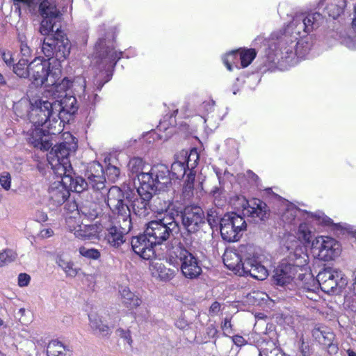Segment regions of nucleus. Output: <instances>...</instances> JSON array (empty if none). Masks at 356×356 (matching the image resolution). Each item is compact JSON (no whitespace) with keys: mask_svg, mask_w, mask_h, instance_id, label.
<instances>
[{"mask_svg":"<svg viewBox=\"0 0 356 356\" xmlns=\"http://www.w3.org/2000/svg\"><path fill=\"white\" fill-rule=\"evenodd\" d=\"M60 19L58 26H54L52 22L48 26L47 33H40L46 37L42 41V51L47 59L41 60L36 58L29 63V75L34 84L49 88L54 85L61 75L60 63L65 60L70 53L71 44L67 35L60 30L62 13L58 10Z\"/></svg>","mask_w":356,"mask_h":356,"instance_id":"1","label":"nucleus"},{"mask_svg":"<svg viewBox=\"0 0 356 356\" xmlns=\"http://www.w3.org/2000/svg\"><path fill=\"white\" fill-rule=\"evenodd\" d=\"M222 259L227 268L240 276L250 275L259 280H264L268 276V270L261 265L252 245H241L238 250H227Z\"/></svg>","mask_w":356,"mask_h":356,"instance_id":"2","label":"nucleus"},{"mask_svg":"<svg viewBox=\"0 0 356 356\" xmlns=\"http://www.w3.org/2000/svg\"><path fill=\"white\" fill-rule=\"evenodd\" d=\"M167 252L169 263L180 269L186 278L195 279L201 274L202 268L197 257L180 241L172 240L167 247Z\"/></svg>","mask_w":356,"mask_h":356,"instance_id":"3","label":"nucleus"},{"mask_svg":"<svg viewBox=\"0 0 356 356\" xmlns=\"http://www.w3.org/2000/svg\"><path fill=\"white\" fill-rule=\"evenodd\" d=\"M161 211L172 210L170 215L174 217L180 215L181 224L189 233H195L205 225V216L203 210L197 206H186L183 209L177 207L172 202V197L164 200Z\"/></svg>","mask_w":356,"mask_h":356,"instance_id":"4","label":"nucleus"},{"mask_svg":"<svg viewBox=\"0 0 356 356\" xmlns=\"http://www.w3.org/2000/svg\"><path fill=\"white\" fill-rule=\"evenodd\" d=\"M300 237L309 243H312L313 253L320 259L325 261L334 260L341 252L339 243L333 238L320 236L312 240V232L308 229L307 225L299 226Z\"/></svg>","mask_w":356,"mask_h":356,"instance_id":"5","label":"nucleus"},{"mask_svg":"<svg viewBox=\"0 0 356 356\" xmlns=\"http://www.w3.org/2000/svg\"><path fill=\"white\" fill-rule=\"evenodd\" d=\"M129 198L130 191L123 193L117 186H113L108 190L107 205L115 216V224L122 228L124 232H130L132 228L131 210L124 203V200L128 201Z\"/></svg>","mask_w":356,"mask_h":356,"instance_id":"6","label":"nucleus"},{"mask_svg":"<svg viewBox=\"0 0 356 356\" xmlns=\"http://www.w3.org/2000/svg\"><path fill=\"white\" fill-rule=\"evenodd\" d=\"M15 10L19 14L21 13V8H28L29 9H35L36 6H39L40 15L43 17L40 26V32L42 33H47L49 32L51 22L54 24V26H58V20L60 15L58 10L56 8L54 0H12Z\"/></svg>","mask_w":356,"mask_h":356,"instance_id":"7","label":"nucleus"},{"mask_svg":"<svg viewBox=\"0 0 356 356\" xmlns=\"http://www.w3.org/2000/svg\"><path fill=\"white\" fill-rule=\"evenodd\" d=\"M138 180L141 186L153 194L172 186L170 172L163 164L154 165L149 172L139 174Z\"/></svg>","mask_w":356,"mask_h":356,"instance_id":"8","label":"nucleus"},{"mask_svg":"<svg viewBox=\"0 0 356 356\" xmlns=\"http://www.w3.org/2000/svg\"><path fill=\"white\" fill-rule=\"evenodd\" d=\"M179 231V223L170 214L161 219L151 220L146 225L145 236L154 245H161L168 240L173 232Z\"/></svg>","mask_w":356,"mask_h":356,"instance_id":"9","label":"nucleus"},{"mask_svg":"<svg viewBox=\"0 0 356 356\" xmlns=\"http://www.w3.org/2000/svg\"><path fill=\"white\" fill-rule=\"evenodd\" d=\"M76 149V143L63 142L55 145L47 154L51 169L56 175H63L67 170L72 168L69 156Z\"/></svg>","mask_w":356,"mask_h":356,"instance_id":"10","label":"nucleus"},{"mask_svg":"<svg viewBox=\"0 0 356 356\" xmlns=\"http://www.w3.org/2000/svg\"><path fill=\"white\" fill-rule=\"evenodd\" d=\"M247 229L244 218L236 213H225L220 220V234L224 241L234 242L239 240Z\"/></svg>","mask_w":356,"mask_h":356,"instance_id":"11","label":"nucleus"},{"mask_svg":"<svg viewBox=\"0 0 356 356\" xmlns=\"http://www.w3.org/2000/svg\"><path fill=\"white\" fill-rule=\"evenodd\" d=\"M53 106L51 102L40 100L35 106L31 108L29 113V120L35 127H44L49 131L56 128L58 120H54Z\"/></svg>","mask_w":356,"mask_h":356,"instance_id":"12","label":"nucleus"},{"mask_svg":"<svg viewBox=\"0 0 356 356\" xmlns=\"http://www.w3.org/2000/svg\"><path fill=\"white\" fill-rule=\"evenodd\" d=\"M306 261L299 257L295 263H282L275 270L273 279L275 283L281 286L291 285V282L299 271H302Z\"/></svg>","mask_w":356,"mask_h":356,"instance_id":"13","label":"nucleus"},{"mask_svg":"<svg viewBox=\"0 0 356 356\" xmlns=\"http://www.w3.org/2000/svg\"><path fill=\"white\" fill-rule=\"evenodd\" d=\"M316 281L321 290L326 293H334L337 288L341 289L346 284L341 272L332 268H325L320 271Z\"/></svg>","mask_w":356,"mask_h":356,"instance_id":"14","label":"nucleus"},{"mask_svg":"<svg viewBox=\"0 0 356 356\" xmlns=\"http://www.w3.org/2000/svg\"><path fill=\"white\" fill-rule=\"evenodd\" d=\"M137 195H131L130 191V198L128 202L131 203L133 213L140 218H144L149 213V202L153 197V193L140 184L137 188Z\"/></svg>","mask_w":356,"mask_h":356,"instance_id":"15","label":"nucleus"},{"mask_svg":"<svg viewBox=\"0 0 356 356\" xmlns=\"http://www.w3.org/2000/svg\"><path fill=\"white\" fill-rule=\"evenodd\" d=\"M59 100L51 102L53 106L54 120H65V115L75 114L78 110L77 101L74 96L65 95L64 97L57 95ZM60 123H59L60 124Z\"/></svg>","mask_w":356,"mask_h":356,"instance_id":"16","label":"nucleus"},{"mask_svg":"<svg viewBox=\"0 0 356 356\" xmlns=\"http://www.w3.org/2000/svg\"><path fill=\"white\" fill-rule=\"evenodd\" d=\"M88 186L95 191H102L106 188V178L102 165L98 162L90 164L85 172Z\"/></svg>","mask_w":356,"mask_h":356,"instance_id":"17","label":"nucleus"},{"mask_svg":"<svg viewBox=\"0 0 356 356\" xmlns=\"http://www.w3.org/2000/svg\"><path fill=\"white\" fill-rule=\"evenodd\" d=\"M243 213L252 218H258L265 221L269 218L270 211L268 205L259 199H253L251 201H245L242 204Z\"/></svg>","mask_w":356,"mask_h":356,"instance_id":"18","label":"nucleus"},{"mask_svg":"<svg viewBox=\"0 0 356 356\" xmlns=\"http://www.w3.org/2000/svg\"><path fill=\"white\" fill-rule=\"evenodd\" d=\"M131 247L134 252L140 256L144 259H150L154 256L153 243H150V238L145 236V233L131 239Z\"/></svg>","mask_w":356,"mask_h":356,"instance_id":"19","label":"nucleus"},{"mask_svg":"<svg viewBox=\"0 0 356 356\" xmlns=\"http://www.w3.org/2000/svg\"><path fill=\"white\" fill-rule=\"evenodd\" d=\"M49 203L53 207L63 204L70 196L69 190L63 181H55L48 189Z\"/></svg>","mask_w":356,"mask_h":356,"instance_id":"20","label":"nucleus"},{"mask_svg":"<svg viewBox=\"0 0 356 356\" xmlns=\"http://www.w3.org/2000/svg\"><path fill=\"white\" fill-rule=\"evenodd\" d=\"M63 175H57L62 179V181L71 191L76 193H81L89 188L88 180L75 174L73 168H70Z\"/></svg>","mask_w":356,"mask_h":356,"instance_id":"21","label":"nucleus"},{"mask_svg":"<svg viewBox=\"0 0 356 356\" xmlns=\"http://www.w3.org/2000/svg\"><path fill=\"white\" fill-rule=\"evenodd\" d=\"M173 268H168L164 264L160 261L152 262L151 264L152 273L154 277L160 278L161 280L168 281L172 279L178 268L172 265Z\"/></svg>","mask_w":356,"mask_h":356,"instance_id":"22","label":"nucleus"},{"mask_svg":"<svg viewBox=\"0 0 356 356\" xmlns=\"http://www.w3.org/2000/svg\"><path fill=\"white\" fill-rule=\"evenodd\" d=\"M97 56L106 62L116 61L120 58L121 52H118L109 47H106L105 39H99L95 46Z\"/></svg>","mask_w":356,"mask_h":356,"instance_id":"23","label":"nucleus"},{"mask_svg":"<svg viewBox=\"0 0 356 356\" xmlns=\"http://www.w3.org/2000/svg\"><path fill=\"white\" fill-rule=\"evenodd\" d=\"M122 303L128 309H134L139 307L141 299L127 286H120L119 289Z\"/></svg>","mask_w":356,"mask_h":356,"instance_id":"24","label":"nucleus"},{"mask_svg":"<svg viewBox=\"0 0 356 356\" xmlns=\"http://www.w3.org/2000/svg\"><path fill=\"white\" fill-rule=\"evenodd\" d=\"M47 356H72V348L58 340L50 341L47 347Z\"/></svg>","mask_w":356,"mask_h":356,"instance_id":"25","label":"nucleus"},{"mask_svg":"<svg viewBox=\"0 0 356 356\" xmlns=\"http://www.w3.org/2000/svg\"><path fill=\"white\" fill-rule=\"evenodd\" d=\"M313 337L325 347H331L334 339V333L326 327H315L312 330Z\"/></svg>","mask_w":356,"mask_h":356,"instance_id":"26","label":"nucleus"},{"mask_svg":"<svg viewBox=\"0 0 356 356\" xmlns=\"http://www.w3.org/2000/svg\"><path fill=\"white\" fill-rule=\"evenodd\" d=\"M129 232L115 224L108 229L107 240L112 246L118 248L124 243V235Z\"/></svg>","mask_w":356,"mask_h":356,"instance_id":"27","label":"nucleus"},{"mask_svg":"<svg viewBox=\"0 0 356 356\" xmlns=\"http://www.w3.org/2000/svg\"><path fill=\"white\" fill-rule=\"evenodd\" d=\"M346 6V0H328L324 10L330 17L336 19L343 13Z\"/></svg>","mask_w":356,"mask_h":356,"instance_id":"28","label":"nucleus"},{"mask_svg":"<svg viewBox=\"0 0 356 356\" xmlns=\"http://www.w3.org/2000/svg\"><path fill=\"white\" fill-rule=\"evenodd\" d=\"M88 318L90 320V326L95 334H100L103 337L109 334L110 328L102 323L97 314L91 313L88 314Z\"/></svg>","mask_w":356,"mask_h":356,"instance_id":"29","label":"nucleus"},{"mask_svg":"<svg viewBox=\"0 0 356 356\" xmlns=\"http://www.w3.org/2000/svg\"><path fill=\"white\" fill-rule=\"evenodd\" d=\"M302 20L303 26H306V33H309L319 27L323 22V17L319 13H314L303 17Z\"/></svg>","mask_w":356,"mask_h":356,"instance_id":"30","label":"nucleus"},{"mask_svg":"<svg viewBox=\"0 0 356 356\" xmlns=\"http://www.w3.org/2000/svg\"><path fill=\"white\" fill-rule=\"evenodd\" d=\"M221 207L215 206L207 211V221L211 228L217 227L218 225H220V218L223 217Z\"/></svg>","mask_w":356,"mask_h":356,"instance_id":"31","label":"nucleus"},{"mask_svg":"<svg viewBox=\"0 0 356 356\" xmlns=\"http://www.w3.org/2000/svg\"><path fill=\"white\" fill-rule=\"evenodd\" d=\"M33 105L27 99H22L13 105L15 113L20 118L28 117Z\"/></svg>","mask_w":356,"mask_h":356,"instance_id":"32","label":"nucleus"},{"mask_svg":"<svg viewBox=\"0 0 356 356\" xmlns=\"http://www.w3.org/2000/svg\"><path fill=\"white\" fill-rule=\"evenodd\" d=\"M186 153L185 154L184 158H183V161L176 160L171 165V170L170 174H172V177L175 179H179L184 177L187 168V165H186Z\"/></svg>","mask_w":356,"mask_h":356,"instance_id":"33","label":"nucleus"},{"mask_svg":"<svg viewBox=\"0 0 356 356\" xmlns=\"http://www.w3.org/2000/svg\"><path fill=\"white\" fill-rule=\"evenodd\" d=\"M13 72L19 77L27 78L29 75V60L26 58H22L19 60L17 63L13 64Z\"/></svg>","mask_w":356,"mask_h":356,"instance_id":"34","label":"nucleus"},{"mask_svg":"<svg viewBox=\"0 0 356 356\" xmlns=\"http://www.w3.org/2000/svg\"><path fill=\"white\" fill-rule=\"evenodd\" d=\"M60 78L61 75L56 80L55 84L49 86L51 91L58 93L59 95L60 93L66 92L72 86V81L68 78L65 77L63 79H60Z\"/></svg>","mask_w":356,"mask_h":356,"instance_id":"35","label":"nucleus"},{"mask_svg":"<svg viewBox=\"0 0 356 356\" xmlns=\"http://www.w3.org/2000/svg\"><path fill=\"white\" fill-rule=\"evenodd\" d=\"M56 262L67 276L75 277L77 275V270L73 267L74 264L70 260L65 259L63 256L59 255L56 257Z\"/></svg>","mask_w":356,"mask_h":356,"instance_id":"36","label":"nucleus"},{"mask_svg":"<svg viewBox=\"0 0 356 356\" xmlns=\"http://www.w3.org/2000/svg\"><path fill=\"white\" fill-rule=\"evenodd\" d=\"M257 53L254 49L242 51L240 53L241 63L243 67H248L254 60Z\"/></svg>","mask_w":356,"mask_h":356,"instance_id":"37","label":"nucleus"},{"mask_svg":"<svg viewBox=\"0 0 356 356\" xmlns=\"http://www.w3.org/2000/svg\"><path fill=\"white\" fill-rule=\"evenodd\" d=\"M318 286L316 279L315 280L314 277L309 273L307 280L305 281V283H302L300 287L302 289V292H307L313 294L314 291L318 289Z\"/></svg>","mask_w":356,"mask_h":356,"instance_id":"38","label":"nucleus"},{"mask_svg":"<svg viewBox=\"0 0 356 356\" xmlns=\"http://www.w3.org/2000/svg\"><path fill=\"white\" fill-rule=\"evenodd\" d=\"M79 254L89 259L97 260L101 257V252L99 250L95 248H88L85 246H81L79 248Z\"/></svg>","mask_w":356,"mask_h":356,"instance_id":"39","label":"nucleus"},{"mask_svg":"<svg viewBox=\"0 0 356 356\" xmlns=\"http://www.w3.org/2000/svg\"><path fill=\"white\" fill-rule=\"evenodd\" d=\"M224 190L221 187H214L211 191L213 198V203L216 207H223L226 202L223 196Z\"/></svg>","mask_w":356,"mask_h":356,"instance_id":"40","label":"nucleus"},{"mask_svg":"<svg viewBox=\"0 0 356 356\" xmlns=\"http://www.w3.org/2000/svg\"><path fill=\"white\" fill-rule=\"evenodd\" d=\"M143 160L140 158H134L129 161L128 167L130 170V172L133 175H136V176L138 177V175L142 173L143 172H140V170L143 168Z\"/></svg>","mask_w":356,"mask_h":356,"instance_id":"41","label":"nucleus"},{"mask_svg":"<svg viewBox=\"0 0 356 356\" xmlns=\"http://www.w3.org/2000/svg\"><path fill=\"white\" fill-rule=\"evenodd\" d=\"M297 212L298 210L294 207L287 209L282 216V220L286 223H292L296 219Z\"/></svg>","mask_w":356,"mask_h":356,"instance_id":"42","label":"nucleus"},{"mask_svg":"<svg viewBox=\"0 0 356 356\" xmlns=\"http://www.w3.org/2000/svg\"><path fill=\"white\" fill-rule=\"evenodd\" d=\"M0 185L6 191H8L11 186V176L9 172H3L0 175Z\"/></svg>","mask_w":356,"mask_h":356,"instance_id":"43","label":"nucleus"},{"mask_svg":"<svg viewBox=\"0 0 356 356\" xmlns=\"http://www.w3.org/2000/svg\"><path fill=\"white\" fill-rule=\"evenodd\" d=\"M14 259L15 255L10 250L0 252V266L10 263Z\"/></svg>","mask_w":356,"mask_h":356,"instance_id":"44","label":"nucleus"},{"mask_svg":"<svg viewBox=\"0 0 356 356\" xmlns=\"http://www.w3.org/2000/svg\"><path fill=\"white\" fill-rule=\"evenodd\" d=\"M194 186L193 185L184 184L181 197L184 201H189L193 197Z\"/></svg>","mask_w":356,"mask_h":356,"instance_id":"45","label":"nucleus"},{"mask_svg":"<svg viewBox=\"0 0 356 356\" xmlns=\"http://www.w3.org/2000/svg\"><path fill=\"white\" fill-rule=\"evenodd\" d=\"M106 172L109 179L114 182L120 175V169L114 165H109Z\"/></svg>","mask_w":356,"mask_h":356,"instance_id":"46","label":"nucleus"},{"mask_svg":"<svg viewBox=\"0 0 356 356\" xmlns=\"http://www.w3.org/2000/svg\"><path fill=\"white\" fill-rule=\"evenodd\" d=\"M197 159H198V154H197V151L196 150L191 151L187 159H186V162L188 170H189L190 166L191 167V168H194V166L197 163Z\"/></svg>","mask_w":356,"mask_h":356,"instance_id":"47","label":"nucleus"},{"mask_svg":"<svg viewBox=\"0 0 356 356\" xmlns=\"http://www.w3.org/2000/svg\"><path fill=\"white\" fill-rule=\"evenodd\" d=\"M313 217L316 218L318 220H321L320 222L323 223L326 225H328L331 223H332V220L328 218L327 216H325L323 213L318 211L312 215Z\"/></svg>","mask_w":356,"mask_h":356,"instance_id":"48","label":"nucleus"},{"mask_svg":"<svg viewBox=\"0 0 356 356\" xmlns=\"http://www.w3.org/2000/svg\"><path fill=\"white\" fill-rule=\"evenodd\" d=\"M31 280V277L26 273H20L18 276V284L19 286H26Z\"/></svg>","mask_w":356,"mask_h":356,"instance_id":"49","label":"nucleus"},{"mask_svg":"<svg viewBox=\"0 0 356 356\" xmlns=\"http://www.w3.org/2000/svg\"><path fill=\"white\" fill-rule=\"evenodd\" d=\"M19 47L22 55L24 58H28L31 55V49L28 45L27 42L19 44Z\"/></svg>","mask_w":356,"mask_h":356,"instance_id":"50","label":"nucleus"},{"mask_svg":"<svg viewBox=\"0 0 356 356\" xmlns=\"http://www.w3.org/2000/svg\"><path fill=\"white\" fill-rule=\"evenodd\" d=\"M306 257L307 256L305 254H302L300 252V250H296L293 254H290L289 256V261L288 263H295L299 257H303L304 259L307 261Z\"/></svg>","mask_w":356,"mask_h":356,"instance_id":"51","label":"nucleus"},{"mask_svg":"<svg viewBox=\"0 0 356 356\" xmlns=\"http://www.w3.org/2000/svg\"><path fill=\"white\" fill-rule=\"evenodd\" d=\"M301 344L299 346V350L302 356H309L310 350L308 343H305L302 339H300Z\"/></svg>","mask_w":356,"mask_h":356,"instance_id":"52","label":"nucleus"},{"mask_svg":"<svg viewBox=\"0 0 356 356\" xmlns=\"http://www.w3.org/2000/svg\"><path fill=\"white\" fill-rule=\"evenodd\" d=\"M80 212L85 216H86L89 218H91V219H93L97 216V213L95 210L90 211L85 207H81Z\"/></svg>","mask_w":356,"mask_h":356,"instance_id":"53","label":"nucleus"},{"mask_svg":"<svg viewBox=\"0 0 356 356\" xmlns=\"http://www.w3.org/2000/svg\"><path fill=\"white\" fill-rule=\"evenodd\" d=\"M1 57L7 65H12L13 64V58L11 54L8 52H2Z\"/></svg>","mask_w":356,"mask_h":356,"instance_id":"54","label":"nucleus"},{"mask_svg":"<svg viewBox=\"0 0 356 356\" xmlns=\"http://www.w3.org/2000/svg\"><path fill=\"white\" fill-rule=\"evenodd\" d=\"M220 310V304L217 302V301H215L213 302L210 308H209V314L211 315H216Z\"/></svg>","mask_w":356,"mask_h":356,"instance_id":"55","label":"nucleus"},{"mask_svg":"<svg viewBox=\"0 0 356 356\" xmlns=\"http://www.w3.org/2000/svg\"><path fill=\"white\" fill-rule=\"evenodd\" d=\"M305 267V266H304ZM305 270V268H303L302 271H299L298 274V280L299 281V283L298 284L300 286L302 283H305V281L307 280V276L309 273H305L303 271Z\"/></svg>","mask_w":356,"mask_h":356,"instance_id":"56","label":"nucleus"},{"mask_svg":"<svg viewBox=\"0 0 356 356\" xmlns=\"http://www.w3.org/2000/svg\"><path fill=\"white\" fill-rule=\"evenodd\" d=\"M40 140L41 149L48 150L52 146V143L43 137H40Z\"/></svg>","mask_w":356,"mask_h":356,"instance_id":"57","label":"nucleus"},{"mask_svg":"<svg viewBox=\"0 0 356 356\" xmlns=\"http://www.w3.org/2000/svg\"><path fill=\"white\" fill-rule=\"evenodd\" d=\"M195 178V173L193 172L191 170H190L189 173L187 175L186 179L184 181L185 184L187 185H193L194 186Z\"/></svg>","mask_w":356,"mask_h":356,"instance_id":"58","label":"nucleus"},{"mask_svg":"<svg viewBox=\"0 0 356 356\" xmlns=\"http://www.w3.org/2000/svg\"><path fill=\"white\" fill-rule=\"evenodd\" d=\"M232 341H233L234 343L238 346H241L246 343L245 339L242 336H240V335L233 336Z\"/></svg>","mask_w":356,"mask_h":356,"instance_id":"59","label":"nucleus"},{"mask_svg":"<svg viewBox=\"0 0 356 356\" xmlns=\"http://www.w3.org/2000/svg\"><path fill=\"white\" fill-rule=\"evenodd\" d=\"M296 24V31L298 34H300V30H302L306 33V26H303V20L302 19L298 20H295Z\"/></svg>","mask_w":356,"mask_h":356,"instance_id":"60","label":"nucleus"},{"mask_svg":"<svg viewBox=\"0 0 356 356\" xmlns=\"http://www.w3.org/2000/svg\"><path fill=\"white\" fill-rule=\"evenodd\" d=\"M118 332L120 333V335L123 337L124 339H126L129 344H131L132 342V340L131 339V337L128 332H126L122 329H118Z\"/></svg>","mask_w":356,"mask_h":356,"instance_id":"61","label":"nucleus"},{"mask_svg":"<svg viewBox=\"0 0 356 356\" xmlns=\"http://www.w3.org/2000/svg\"><path fill=\"white\" fill-rule=\"evenodd\" d=\"M175 325L181 329V330H184L185 329L187 326H188V323L187 322L183 319V318H179L178 319L176 323H175Z\"/></svg>","mask_w":356,"mask_h":356,"instance_id":"62","label":"nucleus"},{"mask_svg":"<svg viewBox=\"0 0 356 356\" xmlns=\"http://www.w3.org/2000/svg\"><path fill=\"white\" fill-rule=\"evenodd\" d=\"M54 232L51 229H44L41 231L40 234L42 237L43 238H48L51 236H52Z\"/></svg>","mask_w":356,"mask_h":356,"instance_id":"63","label":"nucleus"},{"mask_svg":"<svg viewBox=\"0 0 356 356\" xmlns=\"http://www.w3.org/2000/svg\"><path fill=\"white\" fill-rule=\"evenodd\" d=\"M17 40L19 44L27 42L26 35L23 32H19L17 35Z\"/></svg>","mask_w":356,"mask_h":356,"instance_id":"64","label":"nucleus"}]
</instances>
